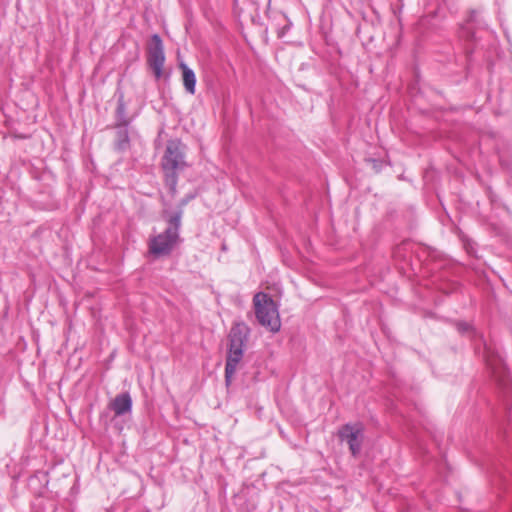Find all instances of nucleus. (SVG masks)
Instances as JSON below:
<instances>
[{
  "label": "nucleus",
  "instance_id": "423d86ee",
  "mask_svg": "<svg viewBox=\"0 0 512 512\" xmlns=\"http://www.w3.org/2000/svg\"><path fill=\"white\" fill-rule=\"evenodd\" d=\"M148 62L157 79L163 74V66L165 62L164 49L161 38L154 34L152 36V45L149 49Z\"/></svg>",
  "mask_w": 512,
  "mask_h": 512
},
{
  "label": "nucleus",
  "instance_id": "7ed1b4c3",
  "mask_svg": "<svg viewBox=\"0 0 512 512\" xmlns=\"http://www.w3.org/2000/svg\"><path fill=\"white\" fill-rule=\"evenodd\" d=\"M165 215H167V228L149 240V251L156 257L169 255L180 240L182 209L172 213L165 212Z\"/></svg>",
  "mask_w": 512,
  "mask_h": 512
},
{
  "label": "nucleus",
  "instance_id": "0eeeda50",
  "mask_svg": "<svg viewBox=\"0 0 512 512\" xmlns=\"http://www.w3.org/2000/svg\"><path fill=\"white\" fill-rule=\"evenodd\" d=\"M109 407L117 417L131 413L133 407L132 397L128 392H122L115 396L110 402Z\"/></svg>",
  "mask_w": 512,
  "mask_h": 512
},
{
  "label": "nucleus",
  "instance_id": "9d476101",
  "mask_svg": "<svg viewBox=\"0 0 512 512\" xmlns=\"http://www.w3.org/2000/svg\"><path fill=\"white\" fill-rule=\"evenodd\" d=\"M184 145L178 140H170L166 145L163 160H179L183 157Z\"/></svg>",
  "mask_w": 512,
  "mask_h": 512
},
{
  "label": "nucleus",
  "instance_id": "dca6fc26",
  "mask_svg": "<svg viewBox=\"0 0 512 512\" xmlns=\"http://www.w3.org/2000/svg\"><path fill=\"white\" fill-rule=\"evenodd\" d=\"M118 112L119 113H123L124 112V104H123L122 100H119Z\"/></svg>",
  "mask_w": 512,
  "mask_h": 512
},
{
  "label": "nucleus",
  "instance_id": "ddd939ff",
  "mask_svg": "<svg viewBox=\"0 0 512 512\" xmlns=\"http://www.w3.org/2000/svg\"><path fill=\"white\" fill-rule=\"evenodd\" d=\"M464 242V247L467 251L468 254H474L475 253V250H474V247H473V242L470 241V240H463Z\"/></svg>",
  "mask_w": 512,
  "mask_h": 512
},
{
  "label": "nucleus",
  "instance_id": "9b49d317",
  "mask_svg": "<svg viewBox=\"0 0 512 512\" xmlns=\"http://www.w3.org/2000/svg\"><path fill=\"white\" fill-rule=\"evenodd\" d=\"M129 144V138H128V131L126 127L119 128L117 132V139L115 142V146L118 150H125L127 149Z\"/></svg>",
  "mask_w": 512,
  "mask_h": 512
},
{
  "label": "nucleus",
  "instance_id": "f03ea898",
  "mask_svg": "<svg viewBox=\"0 0 512 512\" xmlns=\"http://www.w3.org/2000/svg\"><path fill=\"white\" fill-rule=\"evenodd\" d=\"M250 335V328L242 321L235 322L228 334V350L225 361V382L229 385L241 362Z\"/></svg>",
  "mask_w": 512,
  "mask_h": 512
},
{
  "label": "nucleus",
  "instance_id": "f257e3e1",
  "mask_svg": "<svg viewBox=\"0 0 512 512\" xmlns=\"http://www.w3.org/2000/svg\"><path fill=\"white\" fill-rule=\"evenodd\" d=\"M457 331L462 335H468L475 342V350L480 353L483 348V358L487 367L491 370L496 381L503 386L506 393L512 392V385L507 379L504 360L498 351L493 350L484 340L483 335L478 333L469 323L458 322Z\"/></svg>",
  "mask_w": 512,
  "mask_h": 512
},
{
  "label": "nucleus",
  "instance_id": "4468645a",
  "mask_svg": "<svg viewBox=\"0 0 512 512\" xmlns=\"http://www.w3.org/2000/svg\"><path fill=\"white\" fill-rule=\"evenodd\" d=\"M486 194L492 204H496L498 199L497 195L492 191V189L489 187L487 188Z\"/></svg>",
  "mask_w": 512,
  "mask_h": 512
},
{
  "label": "nucleus",
  "instance_id": "6e6552de",
  "mask_svg": "<svg viewBox=\"0 0 512 512\" xmlns=\"http://www.w3.org/2000/svg\"><path fill=\"white\" fill-rule=\"evenodd\" d=\"M185 164L186 162H162L166 184L172 191H175L177 185L176 170L183 168Z\"/></svg>",
  "mask_w": 512,
  "mask_h": 512
},
{
  "label": "nucleus",
  "instance_id": "f3484780",
  "mask_svg": "<svg viewBox=\"0 0 512 512\" xmlns=\"http://www.w3.org/2000/svg\"><path fill=\"white\" fill-rule=\"evenodd\" d=\"M373 163H374V168L376 169V168H377V165H376V164H377L378 162H373ZM379 163H380V164H382L383 162H379ZM385 163H386V164H388V165H390V166H391V164H392V162H391V161H388V162H385Z\"/></svg>",
  "mask_w": 512,
  "mask_h": 512
},
{
  "label": "nucleus",
  "instance_id": "2eb2a0df",
  "mask_svg": "<svg viewBox=\"0 0 512 512\" xmlns=\"http://www.w3.org/2000/svg\"><path fill=\"white\" fill-rule=\"evenodd\" d=\"M192 198H194V196H193V195L187 196L185 199H183V200L181 201V206L186 205V204L189 202V200H190V199H192Z\"/></svg>",
  "mask_w": 512,
  "mask_h": 512
},
{
  "label": "nucleus",
  "instance_id": "20e7f679",
  "mask_svg": "<svg viewBox=\"0 0 512 512\" xmlns=\"http://www.w3.org/2000/svg\"><path fill=\"white\" fill-rule=\"evenodd\" d=\"M253 305L258 323L271 332H278L281 321L278 306L273 298L264 292H258L253 297Z\"/></svg>",
  "mask_w": 512,
  "mask_h": 512
},
{
  "label": "nucleus",
  "instance_id": "39448f33",
  "mask_svg": "<svg viewBox=\"0 0 512 512\" xmlns=\"http://www.w3.org/2000/svg\"><path fill=\"white\" fill-rule=\"evenodd\" d=\"M362 432V427L359 424H345L338 431L340 440L349 445L353 456H357L361 451Z\"/></svg>",
  "mask_w": 512,
  "mask_h": 512
},
{
  "label": "nucleus",
  "instance_id": "1a4fd4ad",
  "mask_svg": "<svg viewBox=\"0 0 512 512\" xmlns=\"http://www.w3.org/2000/svg\"><path fill=\"white\" fill-rule=\"evenodd\" d=\"M179 67L182 70V80L186 92L194 95L196 91V75L194 71L190 69L184 62H181Z\"/></svg>",
  "mask_w": 512,
  "mask_h": 512
},
{
  "label": "nucleus",
  "instance_id": "f8f14e48",
  "mask_svg": "<svg viewBox=\"0 0 512 512\" xmlns=\"http://www.w3.org/2000/svg\"><path fill=\"white\" fill-rule=\"evenodd\" d=\"M59 207V202L55 199L50 200L48 203L44 204L43 209L46 210H54Z\"/></svg>",
  "mask_w": 512,
  "mask_h": 512
}]
</instances>
